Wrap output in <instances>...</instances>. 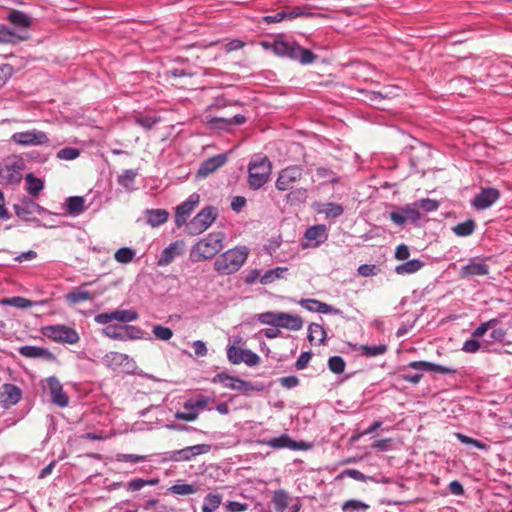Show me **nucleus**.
Wrapping results in <instances>:
<instances>
[{
	"instance_id": "nucleus-44",
	"label": "nucleus",
	"mask_w": 512,
	"mask_h": 512,
	"mask_svg": "<svg viewBox=\"0 0 512 512\" xmlns=\"http://www.w3.org/2000/svg\"><path fill=\"white\" fill-rule=\"evenodd\" d=\"M208 404V399L204 396H200L197 399H189L184 403L185 410L197 411L203 410Z\"/></svg>"
},
{
	"instance_id": "nucleus-58",
	"label": "nucleus",
	"mask_w": 512,
	"mask_h": 512,
	"mask_svg": "<svg viewBox=\"0 0 512 512\" xmlns=\"http://www.w3.org/2000/svg\"><path fill=\"white\" fill-rule=\"evenodd\" d=\"M307 196V190L304 188H299L296 190L291 191L287 195V201L290 203H293L295 201H304Z\"/></svg>"
},
{
	"instance_id": "nucleus-13",
	"label": "nucleus",
	"mask_w": 512,
	"mask_h": 512,
	"mask_svg": "<svg viewBox=\"0 0 512 512\" xmlns=\"http://www.w3.org/2000/svg\"><path fill=\"white\" fill-rule=\"evenodd\" d=\"M213 381L221 383L225 388L240 391L243 393H247L254 390V387L250 382L232 377L225 373L217 374Z\"/></svg>"
},
{
	"instance_id": "nucleus-33",
	"label": "nucleus",
	"mask_w": 512,
	"mask_h": 512,
	"mask_svg": "<svg viewBox=\"0 0 512 512\" xmlns=\"http://www.w3.org/2000/svg\"><path fill=\"white\" fill-rule=\"evenodd\" d=\"M138 173L134 169L124 170L118 176V183L127 191L135 190V180Z\"/></svg>"
},
{
	"instance_id": "nucleus-59",
	"label": "nucleus",
	"mask_w": 512,
	"mask_h": 512,
	"mask_svg": "<svg viewBox=\"0 0 512 512\" xmlns=\"http://www.w3.org/2000/svg\"><path fill=\"white\" fill-rule=\"evenodd\" d=\"M146 220L147 223L152 227H157L160 225V210H147L146 212Z\"/></svg>"
},
{
	"instance_id": "nucleus-1",
	"label": "nucleus",
	"mask_w": 512,
	"mask_h": 512,
	"mask_svg": "<svg viewBox=\"0 0 512 512\" xmlns=\"http://www.w3.org/2000/svg\"><path fill=\"white\" fill-rule=\"evenodd\" d=\"M249 249L246 246H237L220 254L215 262L214 269L221 275H231L240 270L246 262Z\"/></svg>"
},
{
	"instance_id": "nucleus-7",
	"label": "nucleus",
	"mask_w": 512,
	"mask_h": 512,
	"mask_svg": "<svg viewBox=\"0 0 512 512\" xmlns=\"http://www.w3.org/2000/svg\"><path fill=\"white\" fill-rule=\"evenodd\" d=\"M218 213L213 207L202 209L188 224L191 234L197 235L207 230L215 221Z\"/></svg>"
},
{
	"instance_id": "nucleus-19",
	"label": "nucleus",
	"mask_w": 512,
	"mask_h": 512,
	"mask_svg": "<svg viewBox=\"0 0 512 512\" xmlns=\"http://www.w3.org/2000/svg\"><path fill=\"white\" fill-rule=\"evenodd\" d=\"M314 16L324 17V15H322V14H315L313 12H305L300 7H294L289 12L281 11L274 15L266 16V17H264V21L266 23H278V22L283 21L284 19H294L297 17H314Z\"/></svg>"
},
{
	"instance_id": "nucleus-23",
	"label": "nucleus",
	"mask_w": 512,
	"mask_h": 512,
	"mask_svg": "<svg viewBox=\"0 0 512 512\" xmlns=\"http://www.w3.org/2000/svg\"><path fill=\"white\" fill-rule=\"evenodd\" d=\"M270 323L275 324V322ZM281 327L290 330H299L302 328V322H276V325H272L261 332L264 333L267 338H276L280 334Z\"/></svg>"
},
{
	"instance_id": "nucleus-2",
	"label": "nucleus",
	"mask_w": 512,
	"mask_h": 512,
	"mask_svg": "<svg viewBox=\"0 0 512 512\" xmlns=\"http://www.w3.org/2000/svg\"><path fill=\"white\" fill-rule=\"evenodd\" d=\"M225 234L221 231L208 234L200 239L190 251V259L193 262H200L215 256L223 249Z\"/></svg>"
},
{
	"instance_id": "nucleus-21",
	"label": "nucleus",
	"mask_w": 512,
	"mask_h": 512,
	"mask_svg": "<svg viewBox=\"0 0 512 512\" xmlns=\"http://www.w3.org/2000/svg\"><path fill=\"white\" fill-rule=\"evenodd\" d=\"M22 393L19 387L13 384H5L0 392L1 401L5 405H14L21 399Z\"/></svg>"
},
{
	"instance_id": "nucleus-52",
	"label": "nucleus",
	"mask_w": 512,
	"mask_h": 512,
	"mask_svg": "<svg viewBox=\"0 0 512 512\" xmlns=\"http://www.w3.org/2000/svg\"><path fill=\"white\" fill-rule=\"evenodd\" d=\"M402 209L404 211L406 220L417 221L421 217V215L418 211L419 208H418L416 202L406 205V206L402 207Z\"/></svg>"
},
{
	"instance_id": "nucleus-18",
	"label": "nucleus",
	"mask_w": 512,
	"mask_h": 512,
	"mask_svg": "<svg viewBox=\"0 0 512 512\" xmlns=\"http://www.w3.org/2000/svg\"><path fill=\"white\" fill-rule=\"evenodd\" d=\"M227 161L226 154H218L203 161L197 171V177L206 178L222 167Z\"/></svg>"
},
{
	"instance_id": "nucleus-27",
	"label": "nucleus",
	"mask_w": 512,
	"mask_h": 512,
	"mask_svg": "<svg viewBox=\"0 0 512 512\" xmlns=\"http://www.w3.org/2000/svg\"><path fill=\"white\" fill-rule=\"evenodd\" d=\"M313 181L319 182L320 185H325L328 183H336L339 181V178L332 170L325 167H319L315 171Z\"/></svg>"
},
{
	"instance_id": "nucleus-36",
	"label": "nucleus",
	"mask_w": 512,
	"mask_h": 512,
	"mask_svg": "<svg viewBox=\"0 0 512 512\" xmlns=\"http://www.w3.org/2000/svg\"><path fill=\"white\" fill-rule=\"evenodd\" d=\"M308 339L312 344H322L326 337L324 328L317 322H311L308 328Z\"/></svg>"
},
{
	"instance_id": "nucleus-8",
	"label": "nucleus",
	"mask_w": 512,
	"mask_h": 512,
	"mask_svg": "<svg viewBox=\"0 0 512 512\" xmlns=\"http://www.w3.org/2000/svg\"><path fill=\"white\" fill-rule=\"evenodd\" d=\"M210 450L209 444L189 446L177 451L165 452L162 461H188L197 455L206 454Z\"/></svg>"
},
{
	"instance_id": "nucleus-24",
	"label": "nucleus",
	"mask_w": 512,
	"mask_h": 512,
	"mask_svg": "<svg viewBox=\"0 0 512 512\" xmlns=\"http://www.w3.org/2000/svg\"><path fill=\"white\" fill-rule=\"evenodd\" d=\"M138 315L132 310H117L110 314L103 313L95 317V320H136Z\"/></svg>"
},
{
	"instance_id": "nucleus-37",
	"label": "nucleus",
	"mask_w": 512,
	"mask_h": 512,
	"mask_svg": "<svg viewBox=\"0 0 512 512\" xmlns=\"http://www.w3.org/2000/svg\"><path fill=\"white\" fill-rule=\"evenodd\" d=\"M290 500L289 494L285 490L274 491L272 501L276 512H284L288 508Z\"/></svg>"
},
{
	"instance_id": "nucleus-15",
	"label": "nucleus",
	"mask_w": 512,
	"mask_h": 512,
	"mask_svg": "<svg viewBox=\"0 0 512 512\" xmlns=\"http://www.w3.org/2000/svg\"><path fill=\"white\" fill-rule=\"evenodd\" d=\"M500 197L497 189L488 187L481 190L472 200V205L477 210H484L492 206Z\"/></svg>"
},
{
	"instance_id": "nucleus-64",
	"label": "nucleus",
	"mask_w": 512,
	"mask_h": 512,
	"mask_svg": "<svg viewBox=\"0 0 512 512\" xmlns=\"http://www.w3.org/2000/svg\"><path fill=\"white\" fill-rule=\"evenodd\" d=\"M279 381L280 384L287 389L294 388L299 384V379L296 376L282 377Z\"/></svg>"
},
{
	"instance_id": "nucleus-31",
	"label": "nucleus",
	"mask_w": 512,
	"mask_h": 512,
	"mask_svg": "<svg viewBox=\"0 0 512 512\" xmlns=\"http://www.w3.org/2000/svg\"><path fill=\"white\" fill-rule=\"evenodd\" d=\"M388 347L386 344L379 345H360L355 347L354 350L358 351L362 356L365 357H376L386 353Z\"/></svg>"
},
{
	"instance_id": "nucleus-49",
	"label": "nucleus",
	"mask_w": 512,
	"mask_h": 512,
	"mask_svg": "<svg viewBox=\"0 0 512 512\" xmlns=\"http://www.w3.org/2000/svg\"><path fill=\"white\" fill-rule=\"evenodd\" d=\"M286 267H277L275 269L269 270L265 273V275L261 278V283L266 284L273 281L276 278H280L283 276L285 272H287Z\"/></svg>"
},
{
	"instance_id": "nucleus-51",
	"label": "nucleus",
	"mask_w": 512,
	"mask_h": 512,
	"mask_svg": "<svg viewBox=\"0 0 512 512\" xmlns=\"http://www.w3.org/2000/svg\"><path fill=\"white\" fill-rule=\"evenodd\" d=\"M3 304L14 306L17 308H28L32 305L31 301L23 298V297H12V298H6L2 301Z\"/></svg>"
},
{
	"instance_id": "nucleus-50",
	"label": "nucleus",
	"mask_w": 512,
	"mask_h": 512,
	"mask_svg": "<svg viewBox=\"0 0 512 512\" xmlns=\"http://www.w3.org/2000/svg\"><path fill=\"white\" fill-rule=\"evenodd\" d=\"M367 509H369V505H367L359 500H355V499L348 500V501L344 502L342 505L343 511H353L354 512V511H359V510L366 511Z\"/></svg>"
},
{
	"instance_id": "nucleus-55",
	"label": "nucleus",
	"mask_w": 512,
	"mask_h": 512,
	"mask_svg": "<svg viewBox=\"0 0 512 512\" xmlns=\"http://www.w3.org/2000/svg\"><path fill=\"white\" fill-rule=\"evenodd\" d=\"M145 459V456L142 455H135V454H124V453H118L115 456V460L118 462H131V463H138Z\"/></svg>"
},
{
	"instance_id": "nucleus-10",
	"label": "nucleus",
	"mask_w": 512,
	"mask_h": 512,
	"mask_svg": "<svg viewBox=\"0 0 512 512\" xmlns=\"http://www.w3.org/2000/svg\"><path fill=\"white\" fill-rule=\"evenodd\" d=\"M11 140L20 146H39L48 142L45 132L32 129L23 132H16L11 136Z\"/></svg>"
},
{
	"instance_id": "nucleus-53",
	"label": "nucleus",
	"mask_w": 512,
	"mask_h": 512,
	"mask_svg": "<svg viewBox=\"0 0 512 512\" xmlns=\"http://www.w3.org/2000/svg\"><path fill=\"white\" fill-rule=\"evenodd\" d=\"M259 320H279V321H282V320H299V319L296 318V317H293L290 314H286V313H277V314H275V313L267 312V313L261 314Z\"/></svg>"
},
{
	"instance_id": "nucleus-60",
	"label": "nucleus",
	"mask_w": 512,
	"mask_h": 512,
	"mask_svg": "<svg viewBox=\"0 0 512 512\" xmlns=\"http://www.w3.org/2000/svg\"><path fill=\"white\" fill-rule=\"evenodd\" d=\"M429 371H434L440 374H453L457 372V369L453 366H443L430 362Z\"/></svg>"
},
{
	"instance_id": "nucleus-14",
	"label": "nucleus",
	"mask_w": 512,
	"mask_h": 512,
	"mask_svg": "<svg viewBox=\"0 0 512 512\" xmlns=\"http://www.w3.org/2000/svg\"><path fill=\"white\" fill-rule=\"evenodd\" d=\"M489 273V267L484 259L474 257L469 259L468 263L461 267L459 275L461 278L470 276H484Z\"/></svg>"
},
{
	"instance_id": "nucleus-39",
	"label": "nucleus",
	"mask_w": 512,
	"mask_h": 512,
	"mask_svg": "<svg viewBox=\"0 0 512 512\" xmlns=\"http://www.w3.org/2000/svg\"><path fill=\"white\" fill-rule=\"evenodd\" d=\"M222 502L221 494H213L209 493L206 495L204 499V505L202 507V512H213L219 508Z\"/></svg>"
},
{
	"instance_id": "nucleus-3",
	"label": "nucleus",
	"mask_w": 512,
	"mask_h": 512,
	"mask_svg": "<svg viewBox=\"0 0 512 512\" xmlns=\"http://www.w3.org/2000/svg\"><path fill=\"white\" fill-rule=\"evenodd\" d=\"M273 51L279 56L289 57L301 64L312 63L315 59V55L310 50L302 48L296 42L276 40L273 44Z\"/></svg>"
},
{
	"instance_id": "nucleus-34",
	"label": "nucleus",
	"mask_w": 512,
	"mask_h": 512,
	"mask_svg": "<svg viewBox=\"0 0 512 512\" xmlns=\"http://www.w3.org/2000/svg\"><path fill=\"white\" fill-rule=\"evenodd\" d=\"M66 207L69 214L78 216L85 211V200L80 196L68 197Z\"/></svg>"
},
{
	"instance_id": "nucleus-62",
	"label": "nucleus",
	"mask_w": 512,
	"mask_h": 512,
	"mask_svg": "<svg viewBox=\"0 0 512 512\" xmlns=\"http://www.w3.org/2000/svg\"><path fill=\"white\" fill-rule=\"evenodd\" d=\"M226 509L228 512H243L248 509V505L237 501H230L226 504Z\"/></svg>"
},
{
	"instance_id": "nucleus-20",
	"label": "nucleus",
	"mask_w": 512,
	"mask_h": 512,
	"mask_svg": "<svg viewBox=\"0 0 512 512\" xmlns=\"http://www.w3.org/2000/svg\"><path fill=\"white\" fill-rule=\"evenodd\" d=\"M199 203V195L192 194L189 198L177 207L176 211V223L182 225L185 223L186 218L190 215L195 206Z\"/></svg>"
},
{
	"instance_id": "nucleus-40",
	"label": "nucleus",
	"mask_w": 512,
	"mask_h": 512,
	"mask_svg": "<svg viewBox=\"0 0 512 512\" xmlns=\"http://www.w3.org/2000/svg\"><path fill=\"white\" fill-rule=\"evenodd\" d=\"M8 20L19 27L27 28L31 25V19L21 11L14 10L9 13Z\"/></svg>"
},
{
	"instance_id": "nucleus-38",
	"label": "nucleus",
	"mask_w": 512,
	"mask_h": 512,
	"mask_svg": "<svg viewBox=\"0 0 512 512\" xmlns=\"http://www.w3.org/2000/svg\"><path fill=\"white\" fill-rule=\"evenodd\" d=\"M424 266V263L419 259H412L403 264L395 267V272L398 275L413 274L419 271Z\"/></svg>"
},
{
	"instance_id": "nucleus-29",
	"label": "nucleus",
	"mask_w": 512,
	"mask_h": 512,
	"mask_svg": "<svg viewBox=\"0 0 512 512\" xmlns=\"http://www.w3.org/2000/svg\"><path fill=\"white\" fill-rule=\"evenodd\" d=\"M19 353L26 358H40L44 357L51 359L53 355L44 348L37 346H22L18 349Z\"/></svg>"
},
{
	"instance_id": "nucleus-63",
	"label": "nucleus",
	"mask_w": 512,
	"mask_h": 512,
	"mask_svg": "<svg viewBox=\"0 0 512 512\" xmlns=\"http://www.w3.org/2000/svg\"><path fill=\"white\" fill-rule=\"evenodd\" d=\"M310 359H311V353H309V352L301 353V355L298 357V359L295 363L296 369L302 370V369L306 368Z\"/></svg>"
},
{
	"instance_id": "nucleus-4",
	"label": "nucleus",
	"mask_w": 512,
	"mask_h": 512,
	"mask_svg": "<svg viewBox=\"0 0 512 512\" xmlns=\"http://www.w3.org/2000/svg\"><path fill=\"white\" fill-rule=\"evenodd\" d=\"M249 184L254 189L261 188L271 174V162L266 156L256 155L249 163Z\"/></svg>"
},
{
	"instance_id": "nucleus-41",
	"label": "nucleus",
	"mask_w": 512,
	"mask_h": 512,
	"mask_svg": "<svg viewBox=\"0 0 512 512\" xmlns=\"http://www.w3.org/2000/svg\"><path fill=\"white\" fill-rule=\"evenodd\" d=\"M135 255V250L129 247H122L115 252L114 259L119 263L127 264L134 259Z\"/></svg>"
},
{
	"instance_id": "nucleus-28",
	"label": "nucleus",
	"mask_w": 512,
	"mask_h": 512,
	"mask_svg": "<svg viewBox=\"0 0 512 512\" xmlns=\"http://www.w3.org/2000/svg\"><path fill=\"white\" fill-rule=\"evenodd\" d=\"M305 238L308 241H315L314 246H318L323 243L326 238V228L324 225H316L308 228L305 232Z\"/></svg>"
},
{
	"instance_id": "nucleus-47",
	"label": "nucleus",
	"mask_w": 512,
	"mask_h": 512,
	"mask_svg": "<svg viewBox=\"0 0 512 512\" xmlns=\"http://www.w3.org/2000/svg\"><path fill=\"white\" fill-rule=\"evenodd\" d=\"M169 492L176 495H189L197 492V489L190 484H176L168 489Z\"/></svg>"
},
{
	"instance_id": "nucleus-56",
	"label": "nucleus",
	"mask_w": 512,
	"mask_h": 512,
	"mask_svg": "<svg viewBox=\"0 0 512 512\" xmlns=\"http://www.w3.org/2000/svg\"><path fill=\"white\" fill-rule=\"evenodd\" d=\"M455 435H456L457 439L464 444L474 445L475 447H477L478 449H481V450H485L487 448L486 444H484L476 439H473L471 437H468L464 434L456 433Z\"/></svg>"
},
{
	"instance_id": "nucleus-16",
	"label": "nucleus",
	"mask_w": 512,
	"mask_h": 512,
	"mask_svg": "<svg viewBox=\"0 0 512 512\" xmlns=\"http://www.w3.org/2000/svg\"><path fill=\"white\" fill-rule=\"evenodd\" d=\"M202 121L211 128L228 129L230 126L243 124L246 121V118L240 114L235 115L232 118H217L206 114L203 116Z\"/></svg>"
},
{
	"instance_id": "nucleus-12",
	"label": "nucleus",
	"mask_w": 512,
	"mask_h": 512,
	"mask_svg": "<svg viewBox=\"0 0 512 512\" xmlns=\"http://www.w3.org/2000/svg\"><path fill=\"white\" fill-rule=\"evenodd\" d=\"M103 362L113 370L122 369L125 372H129L133 369V363L129 356L120 352L112 351L107 353L103 357Z\"/></svg>"
},
{
	"instance_id": "nucleus-54",
	"label": "nucleus",
	"mask_w": 512,
	"mask_h": 512,
	"mask_svg": "<svg viewBox=\"0 0 512 512\" xmlns=\"http://www.w3.org/2000/svg\"><path fill=\"white\" fill-rule=\"evenodd\" d=\"M419 209H423L425 212H432L438 209L439 202L433 199H421L416 201Z\"/></svg>"
},
{
	"instance_id": "nucleus-17",
	"label": "nucleus",
	"mask_w": 512,
	"mask_h": 512,
	"mask_svg": "<svg viewBox=\"0 0 512 512\" xmlns=\"http://www.w3.org/2000/svg\"><path fill=\"white\" fill-rule=\"evenodd\" d=\"M47 385L50 391L52 402L59 407H66L69 403V398L63 390V386L60 381L51 376L47 378Z\"/></svg>"
},
{
	"instance_id": "nucleus-32",
	"label": "nucleus",
	"mask_w": 512,
	"mask_h": 512,
	"mask_svg": "<svg viewBox=\"0 0 512 512\" xmlns=\"http://www.w3.org/2000/svg\"><path fill=\"white\" fill-rule=\"evenodd\" d=\"M301 305L305 309H307L309 311H312V312H318V313L326 314L328 312L334 311L336 314L339 313L338 310L333 309L331 306H329V305H327L325 303H322V302H320L318 300H314V299L303 300V301H301Z\"/></svg>"
},
{
	"instance_id": "nucleus-48",
	"label": "nucleus",
	"mask_w": 512,
	"mask_h": 512,
	"mask_svg": "<svg viewBox=\"0 0 512 512\" xmlns=\"http://www.w3.org/2000/svg\"><path fill=\"white\" fill-rule=\"evenodd\" d=\"M79 155H80V150L77 148H71V147L63 148L57 152V158L60 160H66V161L75 160L76 158L79 157Z\"/></svg>"
},
{
	"instance_id": "nucleus-42",
	"label": "nucleus",
	"mask_w": 512,
	"mask_h": 512,
	"mask_svg": "<svg viewBox=\"0 0 512 512\" xmlns=\"http://www.w3.org/2000/svg\"><path fill=\"white\" fill-rule=\"evenodd\" d=\"M343 211V207L340 204L326 203L323 204L319 213L325 214L327 218H337L343 214Z\"/></svg>"
},
{
	"instance_id": "nucleus-45",
	"label": "nucleus",
	"mask_w": 512,
	"mask_h": 512,
	"mask_svg": "<svg viewBox=\"0 0 512 512\" xmlns=\"http://www.w3.org/2000/svg\"><path fill=\"white\" fill-rule=\"evenodd\" d=\"M23 37H19L14 31L11 29L0 26V43H13L18 40H23Z\"/></svg>"
},
{
	"instance_id": "nucleus-61",
	"label": "nucleus",
	"mask_w": 512,
	"mask_h": 512,
	"mask_svg": "<svg viewBox=\"0 0 512 512\" xmlns=\"http://www.w3.org/2000/svg\"><path fill=\"white\" fill-rule=\"evenodd\" d=\"M395 258L400 261L407 260L410 256V251L407 245L400 244L397 246L395 251Z\"/></svg>"
},
{
	"instance_id": "nucleus-25",
	"label": "nucleus",
	"mask_w": 512,
	"mask_h": 512,
	"mask_svg": "<svg viewBox=\"0 0 512 512\" xmlns=\"http://www.w3.org/2000/svg\"><path fill=\"white\" fill-rule=\"evenodd\" d=\"M0 179L5 184H17L21 181L20 169L12 165H6L0 170Z\"/></svg>"
},
{
	"instance_id": "nucleus-22",
	"label": "nucleus",
	"mask_w": 512,
	"mask_h": 512,
	"mask_svg": "<svg viewBox=\"0 0 512 512\" xmlns=\"http://www.w3.org/2000/svg\"><path fill=\"white\" fill-rule=\"evenodd\" d=\"M185 251V243L182 240L175 241L170 244L162 252V264L172 262L176 257L182 255Z\"/></svg>"
},
{
	"instance_id": "nucleus-26",
	"label": "nucleus",
	"mask_w": 512,
	"mask_h": 512,
	"mask_svg": "<svg viewBox=\"0 0 512 512\" xmlns=\"http://www.w3.org/2000/svg\"><path fill=\"white\" fill-rule=\"evenodd\" d=\"M26 190L32 197H37L44 189V181L36 177L33 173H28L25 176Z\"/></svg>"
},
{
	"instance_id": "nucleus-43",
	"label": "nucleus",
	"mask_w": 512,
	"mask_h": 512,
	"mask_svg": "<svg viewBox=\"0 0 512 512\" xmlns=\"http://www.w3.org/2000/svg\"><path fill=\"white\" fill-rule=\"evenodd\" d=\"M474 229H475L474 221L473 220H467L465 222L457 224L453 228V232L457 236L465 237V236L471 235L474 232Z\"/></svg>"
},
{
	"instance_id": "nucleus-46",
	"label": "nucleus",
	"mask_w": 512,
	"mask_h": 512,
	"mask_svg": "<svg viewBox=\"0 0 512 512\" xmlns=\"http://www.w3.org/2000/svg\"><path fill=\"white\" fill-rule=\"evenodd\" d=\"M345 361L340 356L330 357L328 360L329 369L335 374H341L345 370Z\"/></svg>"
},
{
	"instance_id": "nucleus-35",
	"label": "nucleus",
	"mask_w": 512,
	"mask_h": 512,
	"mask_svg": "<svg viewBox=\"0 0 512 512\" xmlns=\"http://www.w3.org/2000/svg\"><path fill=\"white\" fill-rule=\"evenodd\" d=\"M65 298L70 304H78L84 301L91 300L92 294L85 290L83 287L75 288L65 295Z\"/></svg>"
},
{
	"instance_id": "nucleus-57",
	"label": "nucleus",
	"mask_w": 512,
	"mask_h": 512,
	"mask_svg": "<svg viewBox=\"0 0 512 512\" xmlns=\"http://www.w3.org/2000/svg\"><path fill=\"white\" fill-rule=\"evenodd\" d=\"M359 275L363 277L375 276L378 274V268L372 264H362L357 269Z\"/></svg>"
},
{
	"instance_id": "nucleus-30",
	"label": "nucleus",
	"mask_w": 512,
	"mask_h": 512,
	"mask_svg": "<svg viewBox=\"0 0 512 512\" xmlns=\"http://www.w3.org/2000/svg\"><path fill=\"white\" fill-rule=\"evenodd\" d=\"M267 445L274 449L290 448L296 450L299 448L297 442L293 441L288 435L283 434L280 437L268 440Z\"/></svg>"
},
{
	"instance_id": "nucleus-5",
	"label": "nucleus",
	"mask_w": 512,
	"mask_h": 512,
	"mask_svg": "<svg viewBox=\"0 0 512 512\" xmlns=\"http://www.w3.org/2000/svg\"><path fill=\"white\" fill-rule=\"evenodd\" d=\"M107 325L103 328V333L115 340L126 341L141 337V331L131 325H125L124 322H105Z\"/></svg>"
},
{
	"instance_id": "nucleus-9",
	"label": "nucleus",
	"mask_w": 512,
	"mask_h": 512,
	"mask_svg": "<svg viewBox=\"0 0 512 512\" xmlns=\"http://www.w3.org/2000/svg\"><path fill=\"white\" fill-rule=\"evenodd\" d=\"M303 169L301 166H289L279 172L275 186L279 191H287L302 178Z\"/></svg>"
},
{
	"instance_id": "nucleus-11",
	"label": "nucleus",
	"mask_w": 512,
	"mask_h": 512,
	"mask_svg": "<svg viewBox=\"0 0 512 512\" xmlns=\"http://www.w3.org/2000/svg\"><path fill=\"white\" fill-rule=\"evenodd\" d=\"M227 357L233 364H240L244 362L249 366H254L260 362V358L257 354L251 350L242 349L236 346H230L228 348Z\"/></svg>"
},
{
	"instance_id": "nucleus-6",
	"label": "nucleus",
	"mask_w": 512,
	"mask_h": 512,
	"mask_svg": "<svg viewBox=\"0 0 512 512\" xmlns=\"http://www.w3.org/2000/svg\"><path fill=\"white\" fill-rule=\"evenodd\" d=\"M44 336L56 342L75 344L79 341L78 333L65 325H50L42 328Z\"/></svg>"
}]
</instances>
